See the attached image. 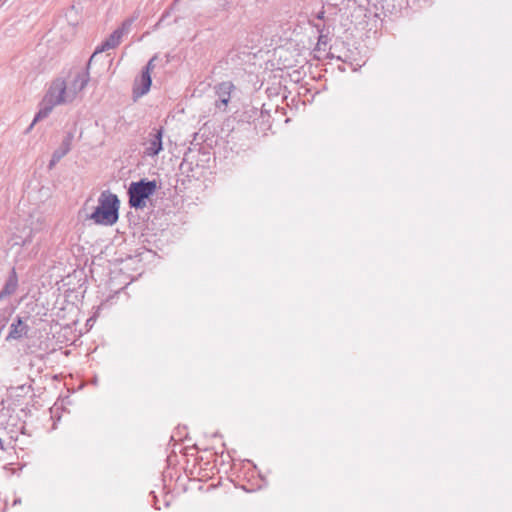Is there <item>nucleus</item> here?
<instances>
[{"mask_svg": "<svg viewBox=\"0 0 512 512\" xmlns=\"http://www.w3.org/2000/svg\"><path fill=\"white\" fill-rule=\"evenodd\" d=\"M120 201L117 195L104 191L101 193L98 206L90 215V219L96 224L104 226H112L119 218Z\"/></svg>", "mask_w": 512, "mask_h": 512, "instance_id": "f257e3e1", "label": "nucleus"}, {"mask_svg": "<svg viewBox=\"0 0 512 512\" xmlns=\"http://www.w3.org/2000/svg\"><path fill=\"white\" fill-rule=\"evenodd\" d=\"M155 181L140 180L132 182L128 189L129 205L136 209H142L146 206V199L156 191Z\"/></svg>", "mask_w": 512, "mask_h": 512, "instance_id": "f03ea898", "label": "nucleus"}, {"mask_svg": "<svg viewBox=\"0 0 512 512\" xmlns=\"http://www.w3.org/2000/svg\"><path fill=\"white\" fill-rule=\"evenodd\" d=\"M132 23V18L125 20L118 29H116L100 46H98L89 59L88 67L99 53L116 48L120 44L123 35L130 31Z\"/></svg>", "mask_w": 512, "mask_h": 512, "instance_id": "7ed1b4c3", "label": "nucleus"}, {"mask_svg": "<svg viewBox=\"0 0 512 512\" xmlns=\"http://www.w3.org/2000/svg\"><path fill=\"white\" fill-rule=\"evenodd\" d=\"M45 102H51L56 105L72 102L71 98H69L67 86L64 81L56 80L52 83L45 96Z\"/></svg>", "mask_w": 512, "mask_h": 512, "instance_id": "20e7f679", "label": "nucleus"}, {"mask_svg": "<svg viewBox=\"0 0 512 512\" xmlns=\"http://www.w3.org/2000/svg\"><path fill=\"white\" fill-rule=\"evenodd\" d=\"M163 129L153 128L145 142V154L150 157L157 156L162 150Z\"/></svg>", "mask_w": 512, "mask_h": 512, "instance_id": "39448f33", "label": "nucleus"}, {"mask_svg": "<svg viewBox=\"0 0 512 512\" xmlns=\"http://www.w3.org/2000/svg\"><path fill=\"white\" fill-rule=\"evenodd\" d=\"M234 89V85L232 82H222L216 86V94L218 96V100L216 101V106L221 109L223 106V110L225 111L227 104L231 98V92Z\"/></svg>", "mask_w": 512, "mask_h": 512, "instance_id": "423d86ee", "label": "nucleus"}, {"mask_svg": "<svg viewBox=\"0 0 512 512\" xmlns=\"http://www.w3.org/2000/svg\"><path fill=\"white\" fill-rule=\"evenodd\" d=\"M89 81L88 72L78 73L69 87H67L69 98L73 101L77 94L81 92Z\"/></svg>", "mask_w": 512, "mask_h": 512, "instance_id": "0eeeda50", "label": "nucleus"}, {"mask_svg": "<svg viewBox=\"0 0 512 512\" xmlns=\"http://www.w3.org/2000/svg\"><path fill=\"white\" fill-rule=\"evenodd\" d=\"M28 330V325L23 323L21 317H17L15 322L11 324L10 331L6 337V341L21 339L27 335Z\"/></svg>", "mask_w": 512, "mask_h": 512, "instance_id": "6e6552de", "label": "nucleus"}, {"mask_svg": "<svg viewBox=\"0 0 512 512\" xmlns=\"http://www.w3.org/2000/svg\"><path fill=\"white\" fill-rule=\"evenodd\" d=\"M18 287V279L15 270H12V273L6 280V283L3 289L0 292V300L4 299L12 294H14Z\"/></svg>", "mask_w": 512, "mask_h": 512, "instance_id": "1a4fd4ad", "label": "nucleus"}, {"mask_svg": "<svg viewBox=\"0 0 512 512\" xmlns=\"http://www.w3.org/2000/svg\"><path fill=\"white\" fill-rule=\"evenodd\" d=\"M151 83H152L151 75L148 73V71H142L141 77L139 79L140 88L135 87L134 93L137 94L138 96H142V95L146 94L151 87Z\"/></svg>", "mask_w": 512, "mask_h": 512, "instance_id": "9d476101", "label": "nucleus"}, {"mask_svg": "<svg viewBox=\"0 0 512 512\" xmlns=\"http://www.w3.org/2000/svg\"><path fill=\"white\" fill-rule=\"evenodd\" d=\"M55 106H56V104H52L51 102H45V99H44V100H43V103H42V106H41V108H40V110H39V111H38V113L36 114V116H35V118H34V120H33L32 124H31V126H30V129L32 128V126H33L36 122H38V121H40V120H42V119H44V118L48 117V115L51 113V111L53 110V108H54Z\"/></svg>", "mask_w": 512, "mask_h": 512, "instance_id": "9b49d317", "label": "nucleus"}, {"mask_svg": "<svg viewBox=\"0 0 512 512\" xmlns=\"http://www.w3.org/2000/svg\"><path fill=\"white\" fill-rule=\"evenodd\" d=\"M73 135L72 133H68L61 145L54 151L56 154H58L60 157H64L68 154V152L71 150V143H72Z\"/></svg>", "mask_w": 512, "mask_h": 512, "instance_id": "f8f14e48", "label": "nucleus"}, {"mask_svg": "<svg viewBox=\"0 0 512 512\" xmlns=\"http://www.w3.org/2000/svg\"><path fill=\"white\" fill-rule=\"evenodd\" d=\"M157 59V56H153L147 63L145 69L143 71H148V73L151 75V71L154 69V61Z\"/></svg>", "mask_w": 512, "mask_h": 512, "instance_id": "ddd939ff", "label": "nucleus"}, {"mask_svg": "<svg viewBox=\"0 0 512 512\" xmlns=\"http://www.w3.org/2000/svg\"><path fill=\"white\" fill-rule=\"evenodd\" d=\"M62 159V157H60L58 154H56L55 152H53L52 154V158L50 160V163H49V168H52L56 163H58L60 160Z\"/></svg>", "mask_w": 512, "mask_h": 512, "instance_id": "4468645a", "label": "nucleus"}]
</instances>
